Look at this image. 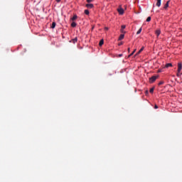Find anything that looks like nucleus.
I'll list each match as a JSON object with an SVG mask.
<instances>
[{"mask_svg": "<svg viewBox=\"0 0 182 182\" xmlns=\"http://www.w3.org/2000/svg\"><path fill=\"white\" fill-rule=\"evenodd\" d=\"M158 76H152L151 77L149 78V82L150 83H154V82H156L157 80Z\"/></svg>", "mask_w": 182, "mask_h": 182, "instance_id": "1", "label": "nucleus"}, {"mask_svg": "<svg viewBox=\"0 0 182 182\" xmlns=\"http://www.w3.org/2000/svg\"><path fill=\"white\" fill-rule=\"evenodd\" d=\"M181 69H182V64H181V63H178L177 72H178V73H180L181 72Z\"/></svg>", "mask_w": 182, "mask_h": 182, "instance_id": "2", "label": "nucleus"}, {"mask_svg": "<svg viewBox=\"0 0 182 182\" xmlns=\"http://www.w3.org/2000/svg\"><path fill=\"white\" fill-rule=\"evenodd\" d=\"M155 33L157 36V38H159V36H160V34L161 33V31L160 29H157L156 31H155Z\"/></svg>", "mask_w": 182, "mask_h": 182, "instance_id": "3", "label": "nucleus"}, {"mask_svg": "<svg viewBox=\"0 0 182 182\" xmlns=\"http://www.w3.org/2000/svg\"><path fill=\"white\" fill-rule=\"evenodd\" d=\"M86 8H88V9H92V8H93V4H87L85 5Z\"/></svg>", "mask_w": 182, "mask_h": 182, "instance_id": "4", "label": "nucleus"}, {"mask_svg": "<svg viewBox=\"0 0 182 182\" xmlns=\"http://www.w3.org/2000/svg\"><path fill=\"white\" fill-rule=\"evenodd\" d=\"M156 6H161V0H156Z\"/></svg>", "mask_w": 182, "mask_h": 182, "instance_id": "5", "label": "nucleus"}, {"mask_svg": "<svg viewBox=\"0 0 182 182\" xmlns=\"http://www.w3.org/2000/svg\"><path fill=\"white\" fill-rule=\"evenodd\" d=\"M118 12L119 15H123V14H124V10H123V9H119Z\"/></svg>", "mask_w": 182, "mask_h": 182, "instance_id": "6", "label": "nucleus"}, {"mask_svg": "<svg viewBox=\"0 0 182 182\" xmlns=\"http://www.w3.org/2000/svg\"><path fill=\"white\" fill-rule=\"evenodd\" d=\"M143 50H144V47H142V48L136 53V55L137 56V55H140V53H141V52H143Z\"/></svg>", "mask_w": 182, "mask_h": 182, "instance_id": "7", "label": "nucleus"}, {"mask_svg": "<svg viewBox=\"0 0 182 182\" xmlns=\"http://www.w3.org/2000/svg\"><path fill=\"white\" fill-rule=\"evenodd\" d=\"M168 4H170V1H168L166 4L164 5V8L167 9L168 8Z\"/></svg>", "mask_w": 182, "mask_h": 182, "instance_id": "8", "label": "nucleus"}, {"mask_svg": "<svg viewBox=\"0 0 182 182\" xmlns=\"http://www.w3.org/2000/svg\"><path fill=\"white\" fill-rule=\"evenodd\" d=\"M124 39V34H121L119 37V41Z\"/></svg>", "mask_w": 182, "mask_h": 182, "instance_id": "9", "label": "nucleus"}, {"mask_svg": "<svg viewBox=\"0 0 182 182\" xmlns=\"http://www.w3.org/2000/svg\"><path fill=\"white\" fill-rule=\"evenodd\" d=\"M171 66H173V64H171V63H166L164 68H171Z\"/></svg>", "mask_w": 182, "mask_h": 182, "instance_id": "10", "label": "nucleus"}, {"mask_svg": "<svg viewBox=\"0 0 182 182\" xmlns=\"http://www.w3.org/2000/svg\"><path fill=\"white\" fill-rule=\"evenodd\" d=\"M71 42H73V43H76V42H77V37H75L74 39H72Z\"/></svg>", "mask_w": 182, "mask_h": 182, "instance_id": "11", "label": "nucleus"}, {"mask_svg": "<svg viewBox=\"0 0 182 182\" xmlns=\"http://www.w3.org/2000/svg\"><path fill=\"white\" fill-rule=\"evenodd\" d=\"M103 43H105V41H104L103 39H102V40L100 41L99 46H103Z\"/></svg>", "mask_w": 182, "mask_h": 182, "instance_id": "12", "label": "nucleus"}, {"mask_svg": "<svg viewBox=\"0 0 182 182\" xmlns=\"http://www.w3.org/2000/svg\"><path fill=\"white\" fill-rule=\"evenodd\" d=\"M76 19H77V16L75 14L73 16V18H71L72 21H76Z\"/></svg>", "mask_w": 182, "mask_h": 182, "instance_id": "13", "label": "nucleus"}, {"mask_svg": "<svg viewBox=\"0 0 182 182\" xmlns=\"http://www.w3.org/2000/svg\"><path fill=\"white\" fill-rule=\"evenodd\" d=\"M55 26H56V23L53 22L51 26L52 29H55Z\"/></svg>", "mask_w": 182, "mask_h": 182, "instance_id": "14", "label": "nucleus"}, {"mask_svg": "<svg viewBox=\"0 0 182 182\" xmlns=\"http://www.w3.org/2000/svg\"><path fill=\"white\" fill-rule=\"evenodd\" d=\"M141 31H142V28L141 27L138 30V31L136 32V35H140V33H141Z\"/></svg>", "mask_w": 182, "mask_h": 182, "instance_id": "15", "label": "nucleus"}, {"mask_svg": "<svg viewBox=\"0 0 182 182\" xmlns=\"http://www.w3.org/2000/svg\"><path fill=\"white\" fill-rule=\"evenodd\" d=\"M76 23L75 22H73L72 23H71V26H72V28H76Z\"/></svg>", "mask_w": 182, "mask_h": 182, "instance_id": "16", "label": "nucleus"}, {"mask_svg": "<svg viewBox=\"0 0 182 182\" xmlns=\"http://www.w3.org/2000/svg\"><path fill=\"white\" fill-rule=\"evenodd\" d=\"M176 76H177V77H181V73H178V71H177Z\"/></svg>", "mask_w": 182, "mask_h": 182, "instance_id": "17", "label": "nucleus"}, {"mask_svg": "<svg viewBox=\"0 0 182 182\" xmlns=\"http://www.w3.org/2000/svg\"><path fill=\"white\" fill-rule=\"evenodd\" d=\"M150 21H151V17L149 16V17L146 18V22H150Z\"/></svg>", "mask_w": 182, "mask_h": 182, "instance_id": "18", "label": "nucleus"}, {"mask_svg": "<svg viewBox=\"0 0 182 182\" xmlns=\"http://www.w3.org/2000/svg\"><path fill=\"white\" fill-rule=\"evenodd\" d=\"M149 92H150V93H154V87L151 88L150 90H149Z\"/></svg>", "mask_w": 182, "mask_h": 182, "instance_id": "19", "label": "nucleus"}, {"mask_svg": "<svg viewBox=\"0 0 182 182\" xmlns=\"http://www.w3.org/2000/svg\"><path fill=\"white\" fill-rule=\"evenodd\" d=\"M85 15H89L90 12L89 10H85Z\"/></svg>", "mask_w": 182, "mask_h": 182, "instance_id": "20", "label": "nucleus"}, {"mask_svg": "<svg viewBox=\"0 0 182 182\" xmlns=\"http://www.w3.org/2000/svg\"><path fill=\"white\" fill-rule=\"evenodd\" d=\"M134 52H136V49L129 55V56H133L134 55Z\"/></svg>", "mask_w": 182, "mask_h": 182, "instance_id": "21", "label": "nucleus"}, {"mask_svg": "<svg viewBox=\"0 0 182 182\" xmlns=\"http://www.w3.org/2000/svg\"><path fill=\"white\" fill-rule=\"evenodd\" d=\"M121 28H122L121 29H126V26L125 25H122Z\"/></svg>", "mask_w": 182, "mask_h": 182, "instance_id": "22", "label": "nucleus"}, {"mask_svg": "<svg viewBox=\"0 0 182 182\" xmlns=\"http://www.w3.org/2000/svg\"><path fill=\"white\" fill-rule=\"evenodd\" d=\"M164 83V82L161 81V82L159 83V86H161V85H163Z\"/></svg>", "mask_w": 182, "mask_h": 182, "instance_id": "23", "label": "nucleus"}, {"mask_svg": "<svg viewBox=\"0 0 182 182\" xmlns=\"http://www.w3.org/2000/svg\"><path fill=\"white\" fill-rule=\"evenodd\" d=\"M87 2L88 4H90V2H93V0H87Z\"/></svg>", "mask_w": 182, "mask_h": 182, "instance_id": "24", "label": "nucleus"}, {"mask_svg": "<svg viewBox=\"0 0 182 182\" xmlns=\"http://www.w3.org/2000/svg\"><path fill=\"white\" fill-rule=\"evenodd\" d=\"M121 32H122V33H125V31L123 28H121Z\"/></svg>", "mask_w": 182, "mask_h": 182, "instance_id": "25", "label": "nucleus"}, {"mask_svg": "<svg viewBox=\"0 0 182 182\" xmlns=\"http://www.w3.org/2000/svg\"><path fill=\"white\" fill-rule=\"evenodd\" d=\"M154 109H159V106H157V105H155Z\"/></svg>", "mask_w": 182, "mask_h": 182, "instance_id": "26", "label": "nucleus"}, {"mask_svg": "<svg viewBox=\"0 0 182 182\" xmlns=\"http://www.w3.org/2000/svg\"><path fill=\"white\" fill-rule=\"evenodd\" d=\"M56 1V2L58 3V4H59V2H60L62 0H55Z\"/></svg>", "mask_w": 182, "mask_h": 182, "instance_id": "27", "label": "nucleus"}, {"mask_svg": "<svg viewBox=\"0 0 182 182\" xmlns=\"http://www.w3.org/2000/svg\"><path fill=\"white\" fill-rule=\"evenodd\" d=\"M105 31H109V28L105 27Z\"/></svg>", "mask_w": 182, "mask_h": 182, "instance_id": "28", "label": "nucleus"}, {"mask_svg": "<svg viewBox=\"0 0 182 182\" xmlns=\"http://www.w3.org/2000/svg\"><path fill=\"white\" fill-rule=\"evenodd\" d=\"M145 95H149V90H146V91L145 92Z\"/></svg>", "mask_w": 182, "mask_h": 182, "instance_id": "29", "label": "nucleus"}, {"mask_svg": "<svg viewBox=\"0 0 182 182\" xmlns=\"http://www.w3.org/2000/svg\"><path fill=\"white\" fill-rule=\"evenodd\" d=\"M122 56H123V54H119V58H122Z\"/></svg>", "mask_w": 182, "mask_h": 182, "instance_id": "30", "label": "nucleus"}, {"mask_svg": "<svg viewBox=\"0 0 182 182\" xmlns=\"http://www.w3.org/2000/svg\"><path fill=\"white\" fill-rule=\"evenodd\" d=\"M161 73V70H158V73Z\"/></svg>", "mask_w": 182, "mask_h": 182, "instance_id": "31", "label": "nucleus"}, {"mask_svg": "<svg viewBox=\"0 0 182 182\" xmlns=\"http://www.w3.org/2000/svg\"><path fill=\"white\" fill-rule=\"evenodd\" d=\"M121 45H123V43H119V46H120Z\"/></svg>", "mask_w": 182, "mask_h": 182, "instance_id": "32", "label": "nucleus"}, {"mask_svg": "<svg viewBox=\"0 0 182 182\" xmlns=\"http://www.w3.org/2000/svg\"><path fill=\"white\" fill-rule=\"evenodd\" d=\"M128 52H130V48H128Z\"/></svg>", "mask_w": 182, "mask_h": 182, "instance_id": "33", "label": "nucleus"}, {"mask_svg": "<svg viewBox=\"0 0 182 182\" xmlns=\"http://www.w3.org/2000/svg\"><path fill=\"white\" fill-rule=\"evenodd\" d=\"M181 75H182V73H181Z\"/></svg>", "mask_w": 182, "mask_h": 182, "instance_id": "34", "label": "nucleus"}]
</instances>
